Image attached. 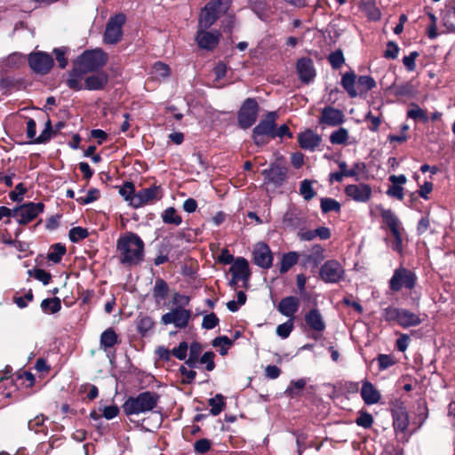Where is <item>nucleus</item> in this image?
<instances>
[{
    "mask_svg": "<svg viewBox=\"0 0 455 455\" xmlns=\"http://www.w3.org/2000/svg\"><path fill=\"white\" fill-rule=\"evenodd\" d=\"M28 274L29 276H34L36 280L42 282L44 285L48 284L52 279L51 273L39 267L29 269Z\"/></svg>",
    "mask_w": 455,
    "mask_h": 455,
    "instance_id": "53",
    "label": "nucleus"
},
{
    "mask_svg": "<svg viewBox=\"0 0 455 455\" xmlns=\"http://www.w3.org/2000/svg\"><path fill=\"white\" fill-rule=\"evenodd\" d=\"M118 192L120 196L133 207V200L137 194L134 184L132 181H124V185L119 187Z\"/></svg>",
    "mask_w": 455,
    "mask_h": 455,
    "instance_id": "43",
    "label": "nucleus"
},
{
    "mask_svg": "<svg viewBox=\"0 0 455 455\" xmlns=\"http://www.w3.org/2000/svg\"><path fill=\"white\" fill-rule=\"evenodd\" d=\"M208 29L198 24L196 41L200 49L213 51L220 43L221 33L219 30L208 31Z\"/></svg>",
    "mask_w": 455,
    "mask_h": 455,
    "instance_id": "14",
    "label": "nucleus"
},
{
    "mask_svg": "<svg viewBox=\"0 0 455 455\" xmlns=\"http://www.w3.org/2000/svg\"><path fill=\"white\" fill-rule=\"evenodd\" d=\"M324 249L321 244L312 246L309 253L303 252L301 254L300 265L303 267H317L324 259Z\"/></svg>",
    "mask_w": 455,
    "mask_h": 455,
    "instance_id": "23",
    "label": "nucleus"
},
{
    "mask_svg": "<svg viewBox=\"0 0 455 455\" xmlns=\"http://www.w3.org/2000/svg\"><path fill=\"white\" fill-rule=\"evenodd\" d=\"M320 142L321 137L309 129L298 135V143L302 149L314 151Z\"/></svg>",
    "mask_w": 455,
    "mask_h": 455,
    "instance_id": "30",
    "label": "nucleus"
},
{
    "mask_svg": "<svg viewBox=\"0 0 455 455\" xmlns=\"http://www.w3.org/2000/svg\"><path fill=\"white\" fill-rule=\"evenodd\" d=\"M251 11L259 20L267 22L273 14L272 7L267 0H249Z\"/></svg>",
    "mask_w": 455,
    "mask_h": 455,
    "instance_id": "29",
    "label": "nucleus"
},
{
    "mask_svg": "<svg viewBox=\"0 0 455 455\" xmlns=\"http://www.w3.org/2000/svg\"><path fill=\"white\" fill-rule=\"evenodd\" d=\"M417 282L418 277L414 271L404 267H399L395 269L388 285L393 292H398L403 288L410 291L414 289Z\"/></svg>",
    "mask_w": 455,
    "mask_h": 455,
    "instance_id": "6",
    "label": "nucleus"
},
{
    "mask_svg": "<svg viewBox=\"0 0 455 455\" xmlns=\"http://www.w3.org/2000/svg\"><path fill=\"white\" fill-rule=\"evenodd\" d=\"M361 396L367 405L378 403L381 398L379 391L368 380L363 382Z\"/></svg>",
    "mask_w": 455,
    "mask_h": 455,
    "instance_id": "32",
    "label": "nucleus"
},
{
    "mask_svg": "<svg viewBox=\"0 0 455 455\" xmlns=\"http://www.w3.org/2000/svg\"><path fill=\"white\" fill-rule=\"evenodd\" d=\"M344 191L347 196L358 203H367L372 194L371 187L366 183L347 185Z\"/></svg>",
    "mask_w": 455,
    "mask_h": 455,
    "instance_id": "19",
    "label": "nucleus"
},
{
    "mask_svg": "<svg viewBox=\"0 0 455 455\" xmlns=\"http://www.w3.org/2000/svg\"><path fill=\"white\" fill-rule=\"evenodd\" d=\"M120 342L118 335L111 327L106 329L100 335V346L106 352Z\"/></svg>",
    "mask_w": 455,
    "mask_h": 455,
    "instance_id": "35",
    "label": "nucleus"
},
{
    "mask_svg": "<svg viewBox=\"0 0 455 455\" xmlns=\"http://www.w3.org/2000/svg\"><path fill=\"white\" fill-rule=\"evenodd\" d=\"M191 318V311L178 306L162 315L161 322L167 325L173 323L179 329L186 328Z\"/></svg>",
    "mask_w": 455,
    "mask_h": 455,
    "instance_id": "13",
    "label": "nucleus"
},
{
    "mask_svg": "<svg viewBox=\"0 0 455 455\" xmlns=\"http://www.w3.org/2000/svg\"><path fill=\"white\" fill-rule=\"evenodd\" d=\"M253 263L264 269H268L273 265V253L269 246L262 242L255 244L252 250Z\"/></svg>",
    "mask_w": 455,
    "mask_h": 455,
    "instance_id": "17",
    "label": "nucleus"
},
{
    "mask_svg": "<svg viewBox=\"0 0 455 455\" xmlns=\"http://www.w3.org/2000/svg\"><path fill=\"white\" fill-rule=\"evenodd\" d=\"M231 6V0H209L201 10L198 22L200 27L210 28Z\"/></svg>",
    "mask_w": 455,
    "mask_h": 455,
    "instance_id": "4",
    "label": "nucleus"
},
{
    "mask_svg": "<svg viewBox=\"0 0 455 455\" xmlns=\"http://www.w3.org/2000/svg\"><path fill=\"white\" fill-rule=\"evenodd\" d=\"M29 68L36 74L46 75L54 65L53 58L45 52H33L28 56Z\"/></svg>",
    "mask_w": 455,
    "mask_h": 455,
    "instance_id": "9",
    "label": "nucleus"
},
{
    "mask_svg": "<svg viewBox=\"0 0 455 455\" xmlns=\"http://www.w3.org/2000/svg\"><path fill=\"white\" fill-rule=\"evenodd\" d=\"M443 26L451 32H455V0L451 1V6H446L442 13Z\"/></svg>",
    "mask_w": 455,
    "mask_h": 455,
    "instance_id": "37",
    "label": "nucleus"
},
{
    "mask_svg": "<svg viewBox=\"0 0 455 455\" xmlns=\"http://www.w3.org/2000/svg\"><path fill=\"white\" fill-rule=\"evenodd\" d=\"M388 180L391 182V185L386 191L387 196L403 201L404 199L403 185L407 182V177L404 174L390 175Z\"/></svg>",
    "mask_w": 455,
    "mask_h": 455,
    "instance_id": "24",
    "label": "nucleus"
},
{
    "mask_svg": "<svg viewBox=\"0 0 455 455\" xmlns=\"http://www.w3.org/2000/svg\"><path fill=\"white\" fill-rule=\"evenodd\" d=\"M208 404L211 406L210 414L218 416L226 408L225 397L221 394H217L208 400Z\"/></svg>",
    "mask_w": 455,
    "mask_h": 455,
    "instance_id": "41",
    "label": "nucleus"
},
{
    "mask_svg": "<svg viewBox=\"0 0 455 455\" xmlns=\"http://www.w3.org/2000/svg\"><path fill=\"white\" fill-rule=\"evenodd\" d=\"M160 395L153 391H144L136 396H129L122 405L126 416L139 415L152 411L158 404Z\"/></svg>",
    "mask_w": 455,
    "mask_h": 455,
    "instance_id": "3",
    "label": "nucleus"
},
{
    "mask_svg": "<svg viewBox=\"0 0 455 455\" xmlns=\"http://www.w3.org/2000/svg\"><path fill=\"white\" fill-rule=\"evenodd\" d=\"M300 306V300L296 296H287L283 298L278 306L277 310L283 315L290 318H295L294 315L297 313Z\"/></svg>",
    "mask_w": 455,
    "mask_h": 455,
    "instance_id": "27",
    "label": "nucleus"
},
{
    "mask_svg": "<svg viewBox=\"0 0 455 455\" xmlns=\"http://www.w3.org/2000/svg\"><path fill=\"white\" fill-rule=\"evenodd\" d=\"M67 248L64 244L58 243H54L51 246L50 251L47 254V259L55 263L58 264L61 261L62 257L66 254Z\"/></svg>",
    "mask_w": 455,
    "mask_h": 455,
    "instance_id": "42",
    "label": "nucleus"
},
{
    "mask_svg": "<svg viewBox=\"0 0 455 455\" xmlns=\"http://www.w3.org/2000/svg\"><path fill=\"white\" fill-rule=\"evenodd\" d=\"M321 211L323 214L334 212L339 213L341 211V204L335 199L331 197H323L320 202Z\"/></svg>",
    "mask_w": 455,
    "mask_h": 455,
    "instance_id": "44",
    "label": "nucleus"
},
{
    "mask_svg": "<svg viewBox=\"0 0 455 455\" xmlns=\"http://www.w3.org/2000/svg\"><path fill=\"white\" fill-rule=\"evenodd\" d=\"M319 275L323 282L337 283L344 279L345 270L338 260L329 259L320 267Z\"/></svg>",
    "mask_w": 455,
    "mask_h": 455,
    "instance_id": "11",
    "label": "nucleus"
},
{
    "mask_svg": "<svg viewBox=\"0 0 455 455\" xmlns=\"http://www.w3.org/2000/svg\"><path fill=\"white\" fill-rule=\"evenodd\" d=\"M328 60L333 69H339L345 62L342 51L339 49L331 52L328 56Z\"/></svg>",
    "mask_w": 455,
    "mask_h": 455,
    "instance_id": "57",
    "label": "nucleus"
},
{
    "mask_svg": "<svg viewBox=\"0 0 455 455\" xmlns=\"http://www.w3.org/2000/svg\"><path fill=\"white\" fill-rule=\"evenodd\" d=\"M393 427L395 432L404 433L409 426V415L402 402H397L391 409Z\"/></svg>",
    "mask_w": 455,
    "mask_h": 455,
    "instance_id": "20",
    "label": "nucleus"
},
{
    "mask_svg": "<svg viewBox=\"0 0 455 455\" xmlns=\"http://www.w3.org/2000/svg\"><path fill=\"white\" fill-rule=\"evenodd\" d=\"M388 90L398 99H411L416 94V88L411 81H407L399 84L394 83L388 87Z\"/></svg>",
    "mask_w": 455,
    "mask_h": 455,
    "instance_id": "31",
    "label": "nucleus"
},
{
    "mask_svg": "<svg viewBox=\"0 0 455 455\" xmlns=\"http://www.w3.org/2000/svg\"><path fill=\"white\" fill-rule=\"evenodd\" d=\"M379 215L382 219L383 224L390 230L391 234L400 230H404L398 216L391 209L380 207Z\"/></svg>",
    "mask_w": 455,
    "mask_h": 455,
    "instance_id": "28",
    "label": "nucleus"
},
{
    "mask_svg": "<svg viewBox=\"0 0 455 455\" xmlns=\"http://www.w3.org/2000/svg\"><path fill=\"white\" fill-rule=\"evenodd\" d=\"M345 121L344 114L341 110L328 106L322 109L319 123L329 126H338Z\"/></svg>",
    "mask_w": 455,
    "mask_h": 455,
    "instance_id": "25",
    "label": "nucleus"
},
{
    "mask_svg": "<svg viewBox=\"0 0 455 455\" xmlns=\"http://www.w3.org/2000/svg\"><path fill=\"white\" fill-rule=\"evenodd\" d=\"M88 236V229L83 227L72 228L68 232V237L72 243H78L79 241L84 240Z\"/></svg>",
    "mask_w": 455,
    "mask_h": 455,
    "instance_id": "52",
    "label": "nucleus"
},
{
    "mask_svg": "<svg viewBox=\"0 0 455 455\" xmlns=\"http://www.w3.org/2000/svg\"><path fill=\"white\" fill-rule=\"evenodd\" d=\"M153 72L157 77L165 79L171 76V68L162 61H156L153 65Z\"/></svg>",
    "mask_w": 455,
    "mask_h": 455,
    "instance_id": "58",
    "label": "nucleus"
},
{
    "mask_svg": "<svg viewBox=\"0 0 455 455\" xmlns=\"http://www.w3.org/2000/svg\"><path fill=\"white\" fill-rule=\"evenodd\" d=\"M373 421L372 415L365 411H360L359 416L355 419V423L363 428H371Z\"/></svg>",
    "mask_w": 455,
    "mask_h": 455,
    "instance_id": "59",
    "label": "nucleus"
},
{
    "mask_svg": "<svg viewBox=\"0 0 455 455\" xmlns=\"http://www.w3.org/2000/svg\"><path fill=\"white\" fill-rule=\"evenodd\" d=\"M348 140V131L340 127L334 131L330 136V142L333 145H345Z\"/></svg>",
    "mask_w": 455,
    "mask_h": 455,
    "instance_id": "48",
    "label": "nucleus"
},
{
    "mask_svg": "<svg viewBox=\"0 0 455 455\" xmlns=\"http://www.w3.org/2000/svg\"><path fill=\"white\" fill-rule=\"evenodd\" d=\"M378 364H379V370L384 371L387 368L393 366L395 364V360L394 359L393 355H386V354H380L377 357Z\"/></svg>",
    "mask_w": 455,
    "mask_h": 455,
    "instance_id": "61",
    "label": "nucleus"
},
{
    "mask_svg": "<svg viewBox=\"0 0 455 455\" xmlns=\"http://www.w3.org/2000/svg\"><path fill=\"white\" fill-rule=\"evenodd\" d=\"M259 112V106L256 99H245L237 112V123L239 127L243 130L251 127L257 121Z\"/></svg>",
    "mask_w": 455,
    "mask_h": 455,
    "instance_id": "7",
    "label": "nucleus"
},
{
    "mask_svg": "<svg viewBox=\"0 0 455 455\" xmlns=\"http://www.w3.org/2000/svg\"><path fill=\"white\" fill-rule=\"evenodd\" d=\"M108 61V53L101 48L85 50L74 60V67L68 73L67 86L73 91H82L83 76L88 73L101 70Z\"/></svg>",
    "mask_w": 455,
    "mask_h": 455,
    "instance_id": "1",
    "label": "nucleus"
},
{
    "mask_svg": "<svg viewBox=\"0 0 455 455\" xmlns=\"http://www.w3.org/2000/svg\"><path fill=\"white\" fill-rule=\"evenodd\" d=\"M307 216L302 211L298 209H289L283 217V225L284 228L296 230L305 228L307 223Z\"/></svg>",
    "mask_w": 455,
    "mask_h": 455,
    "instance_id": "18",
    "label": "nucleus"
},
{
    "mask_svg": "<svg viewBox=\"0 0 455 455\" xmlns=\"http://www.w3.org/2000/svg\"><path fill=\"white\" fill-rule=\"evenodd\" d=\"M294 319L290 318L276 327V334L282 339H287L294 329Z\"/></svg>",
    "mask_w": 455,
    "mask_h": 455,
    "instance_id": "55",
    "label": "nucleus"
},
{
    "mask_svg": "<svg viewBox=\"0 0 455 455\" xmlns=\"http://www.w3.org/2000/svg\"><path fill=\"white\" fill-rule=\"evenodd\" d=\"M423 321L424 319L420 317V315L405 308H401L398 325L402 328L416 327L421 324Z\"/></svg>",
    "mask_w": 455,
    "mask_h": 455,
    "instance_id": "33",
    "label": "nucleus"
},
{
    "mask_svg": "<svg viewBox=\"0 0 455 455\" xmlns=\"http://www.w3.org/2000/svg\"><path fill=\"white\" fill-rule=\"evenodd\" d=\"M299 254L297 251H289L282 256L279 272L287 273L294 265L299 262Z\"/></svg>",
    "mask_w": 455,
    "mask_h": 455,
    "instance_id": "38",
    "label": "nucleus"
},
{
    "mask_svg": "<svg viewBox=\"0 0 455 455\" xmlns=\"http://www.w3.org/2000/svg\"><path fill=\"white\" fill-rule=\"evenodd\" d=\"M313 182H314L313 180H307V179L303 180L300 182L299 193L306 201H310L316 195V192L315 191V189L313 188V186H312Z\"/></svg>",
    "mask_w": 455,
    "mask_h": 455,
    "instance_id": "49",
    "label": "nucleus"
},
{
    "mask_svg": "<svg viewBox=\"0 0 455 455\" xmlns=\"http://www.w3.org/2000/svg\"><path fill=\"white\" fill-rule=\"evenodd\" d=\"M155 325V321L148 315H140L136 323L137 331L142 338L147 337L148 332L154 329Z\"/></svg>",
    "mask_w": 455,
    "mask_h": 455,
    "instance_id": "39",
    "label": "nucleus"
},
{
    "mask_svg": "<svg viewBox=\"0 0 455 455\" xmlns=\"http://www.w3.org/2000/svg\"><path fill=\"white\" fill-rule=\"evenodd\" d=\"M411 106L412 108L407 111V117L411 118L415 121L420 120L423 123L428 122V116L425 110L420 108L416 103H411Z\"/></svg>",
    "mask_w": 455,
    "mask_h": 455,
    "instance_id": "50",
    "label": "nucleus"
},
{
    "mask_svg": "<svg viewBox=\"0 0 455 455\" xmlns=\"http://www.w3.org/2000/svg\"><path fill=\"white\" fill-rule=\"evenodd\" d=\"M46 418L44 415L36 416L28 421V428L35 433H44L46 427H44V420Z\"/></svg>",
    "mask_w": 455,
    "mask_h": 455,
    "instance_id": "56",
    "label": "nucleus"
},
{
    "mask_svg": "<svg viewBox=\"0 0 455 455\" xmlns=\"http://www.w3.org/2000/svg\"><path fill=\"white\" fill-rule=\"evenodd\" d=\"M266 183H271L275 188L282 187L288 179V168L276 163H272L268 169L262 171Z\"/></svg>",
    "mask_w": 455,
    "mask_h": 455,
    "instance_id": "15",
    "label": "nucleus"
},
{
    "mask_svg": "<svg viewBox=\"0 0 455 455\" xmlns=\"http://www.w3.org/2000/svg\"><path fill=\"white\" fill-rule=\"evenodd\" d=\"M126 21L124 13H117L108 20L104 32V42L109 44H116L123 37V26Z\"/></svg>",
    "mask_w": 455,
    "mask_h": 455,
    "instance_id": "8",
    "label": "nucleus"
},
{
    "mask_svg": "<svg viewBox=\"0 0 455 455\" xmlns=\"http://www.w3.org/2000/svg\"><path fill=\"white\" fill-rule=\"evenodd\" d=\"M170 291L169 285L163 278H156L152 289V297L156 305H160L163 300L168 298Z\"/></svg>",
    "mask_w": 455,
    "mask_h": 455,
    "instance_id": "34",
    "label": "nucleus"
},
{
    "mask_svg": "<svg viewBox=\"0 0 455 455\" xmlns=\"http://www.w3.org/2000/svg\"><path fill=\"white\" fill-rule=\"evenodd\" d=\"M93 74L88 76L84 79V84H83V90L88 91H101L104 90L109 82V76L104 70H99L97 72H92Z\"/></svg>",
    "mask_w": 455,
    "mask_h": 455,
    "instance_id": "21",
    "label": "nucleus"
},
{
    "mask_svg": "<svg viewBox=\"0 0 455 455\" xmlns=\"http://www.w3.org/2000/svg\"><path fill=\"white\" fill-rule=\"evenodd\" d=\"M44 204L42 202H28L23 204L22 213L18 220L20 225H28L44 211Z\"/></svg>",
    "mask_w": 455,
    "mask_h": 455,
    "instance_id": "22",
    "label": "nucleus"
},
{
    "mask_svg": "<svg viewBox=\"0 0 455 455\" xmlns=\"http://www.w3.org/2000/svg\"><path fill=\"white\" fill-rule=\"evenodd\" d=\"M212 448V442L209 439L202 438L195 442L194 451L197 454H205Z\"/></svg>",
    "mask_w": 455,
    "mask_h": 455,
    "instance_id": "64",
    "label": "nucleus"
},
{
    "mask_svg": "<svg viewBox=\"0 0 455 455\" xmlns=\"http://www.w3.org/2000/svg\"><path fill=\"white\" fill-rule=\"evenodd\" d=\"M295 68L298 78L304 84H311L316 76L314 61L309 57H301L298 59Z\"/></svg>",
    "mask_w": 455,
    "mask_h": 455,
    "instance_id": "16",
    "label": "nucleus"
},
{
    "mask_svg": "<svg viewBox=\"0 0 455 455\" xmlns=\"http://www.w3.org/2000/svg\"><path fill=\"white\" fill-rule=\"evenodd\" d=\"M360 93H366L376 87V82L371 76H360L357 79Z\"/></svg>",
    "mask_w": 455,
    "mask_h": 455,
    "instance_id": "51",
    "label": "nucleus"
},
{
    "mask_svg": "<svg viewBox=\"0 0 455 455\" xmlns=\"http://www.w3.org/2000/svg\"><path fill=\"white\" fill-rule=\"evenodd\" d=\"M307 385V380L305 379H299L297 380H291L290 385L286 388L284 394L289 398H298L301 395L303 389Z\"/></svg>",
    "mask_w": 455,
    "mask_h": 455,
    "instance_id": "40",
    "label": "nucleus"
},
{
    "mask_svg": "<svg viewBox=\"0 0 455 455\" xmlns=\"http://www.w3.org/2000/svg\"><path fill=\"white\" fill-rule=\"evenodd\" d=\"M306 326L312 331L310 338L318 340L322 337V333L326 329V323L322 314L316 307L308 310L304 316Z\"/></svg>",
    "mask_w": 455,
    "mask_h": 455,
    "instance_id": "12",
    "label": "nucleus"
},
{
    "mask_svg": "<svg viewBox=\"0 0 455 455\" xmlns=\"http://www.w3.org/2000/svg\"><path fill=\"white\" fill-rule=\"evenodd\" d=\"M100 196V190L97 188H90L88 190L87 196H80L76 198V202L80 204L86 205L91 203L97 201Z\"/></svg>",
    "mask_w": 455,
    "mask_h": 455,
    "instance_id": "60",
    "label": "nucleus"
},
{
    "mask_svg": "<svg viewBox=\"0 0 455 455\" xmlns=\"http://www.w3.org/2000/svg\"><path fill=\"white\" fill-rule=\"evenodd\" d=\"M162 219L165 224H173L179 226L182 222V219L177 214V211L174 207H168L162 214Z\"/></svg>",
    "mask_w": 455,
    "mask_h": 455,
    "instance_id": "47",
    "label": "nucleus"
},
{
    "mask_svg": "<svg viewBox=\"0 0 455 455\" xmlns=\"http://www.w3.org/2000/svg\"><path fill=\"white\" fill-rule=\"evenodd\" d=\"M278 118L277 112H267L265 118L261 119L253 128L251 138L257 146H263L267 143L265 137L274 139L275 128Z\"/></svg>",
    "mask_w": 455,
    "mask_h": 455,
    "instance_id": "5",
    "label": "nucleus"
},
{
    "mask_svg": "<svg viewBox=\"0 0 455 455\" xmlns=\"http://www.w3.org/2000/svg\"><path fill=\"white\" fill-rule=\"evenodd\" d=\"M28 189L25 185L20 182L16 185L15 190L9 193V197L13 202L20 203L23 201V196L27 193Z\"/></svg>",
    "mask_w": 455,
    "mask_h": 455,
    "instance_id": "63",
    "label": "nucleus"
},
{
    "mask_svg": "<svg viewBox=\"0 0 455 455\" xmlns=\"http://www.w3.org/2000/svg\"><path fill=\"white\" fill-rule=\"evenodd\" d=\"M119 260L124 265L136 266L144 260L145 243L140 235L126 232L116 241Z\"/></svg>",
    "mask_w": 455,
    "mask_h": 455,
    "instance_id": "2",
    "label": "nucleus"
},
{
    "mask_svg": "<svg viewBox=\"0 0 455 455\" xmlns=\"http://www.w3.org/2000/svg\"><path fill=\"white\" fill-rule=\"evenodd\" d=\"M41 308L45 313L55 314L60 310L61 301L58 297L45 299L41 302Z\"/></svg>",
    "mask_w": 455,
    "mask_h": 455,
    "instance_id": "46",
    "label": "nucleus"
},
{
    "mask_svg": "<svg viewBox=\"0 0 455 455\" xmlns=\"http://www.w3.org/2000/svg\"><path fill=\"white\" fill-rule=\"evenodd\" d=\"M234 340L229 339L228 336L216 337L212 341V345L214 347H220V354L224 356L228 354V349L233 346Z\"/></svg>",
    "mask_w": 455,
    "mask_h": 455,
    "instance_id": "45",
    "label": "nucleus"
},
{
    "mask_svg": "<svg viewBox=\"0 0 455 455\" xmlns=\"http://www.w3.org/2000/svg\"><path fill=\"white\" fill-rule=\"evenodd\" d=\"M229 272L235 278H239L243 283H248L251 275L248 260L243 257L235 258L229 268Z\"/></svg>",
    "mask_w": 455,
    "mask_h": 455,
    "instance_id": "26",
    "label": "nucleus"
},
{
    "mask_svg": "<svg viewBox=\"0 0 455 455\" xmlns=\"http://www.w3.org/2000/svg\"><path fill=\"white\" fill-rule=\"evenodd\" d=\"M399 51L400 48L395 42L388 41L383 57L387 60H395L398 57Z\"/></svg>",
    "mask_w": 455,
    "mask_h": 455,
    "instance_id": "62",
    "label": "nucleus"
},
{
    "mask_svg": "<svg viewBox=\"0 0 455 455\" xmlns=\"http://www.w3.org/2000/svg\"><path fill=\"white\" fill-rule=\"evenodd\" d=\"M401 308L389 306L383 309L382 316L386 322L396 323L398 324Z\"/></svg>",
    "mask_w": 455,
    "mask_h": 455,
    "instance_id": "54",
    "label": "nucleus"
},
{
    "mask_svg": "<svg viewBox=\"0 0 455 455\" xmlns=\"http://www.w3.org/2000/svg\"><path fill=\"white\" fill-rule=\"evenodd\" d=\"M355 80L356 75L354 71L347 72L341 77L340 84L351 98H355L358 95L355 87Z\"/></svg>",
    "mask_w": 455,
    "mask_h": 455,
    "instance_id": "36",
    "label": "nucleus"
},
{
    "mask_svg": "<svg viewBox=\"0 0 455 455\" xmlns=\"http://www.w3.org/2000/svg\"><path fill=\"white\" fill-rule=\"evenodd\" d=\"M163 197V188L160 185L153 184L148 188L137 191L133 200V208H140L148 204H153Z\"/></svg>",
    "mask_w": 455,
    "mask_h": 455,
    "instance_id": "10",
    "label": "nucleus"
}]
</instances>
